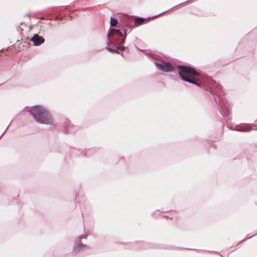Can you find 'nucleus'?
Masks as SVG:
<instances>
[{
    "label": "nucleus",
    "mask_w": 257,
    "mask_h": 257,
    "mask_svg": "<svg viewBox=\"0 0 257 257\" xmlns=\"http://www.w3.org/2000/svg\"><path fill=\"white\" fill-rule=\"evenodd\" d=\"M31 114L37 122L47 124H51L52 120L48 111L42 106L37 105L33 107Z\"/></svg>",
    "instance_id": "obj_1"
},
{
    "label": "nucleus",
    "mask_w": 257,
    "mask_h": 257,
    "mask_svg": "<svg viewBox=\"0 0 257 257\" xmlns=\"http://www.w3.org/2000/svg\"><path fill=\"white\" fill-rule=\"evenodd\" d=\"M178 69L179 70V75L183 80L189 78L190 77V75H200L199 72L196 71L191 67L179 65L178 66Z\"/></svg>",
    "instance_id": "obj_2"
},
{
    "label": "nucleus",
    "mask_w": 257,
    "mask_h": 257,
    "mask_svg": "<svg viewBox=\"0 0 257 257\" xmlns=\"http://www.w3.org/2000/svg\"><path fill=\"white\" fill-rule=\"evenodd\" d=\"M156 67L160 70L164 72H170L173 71L174 67L170 63H164L163 64H159L155 63Z\"/></svg>",
    "instance_id": "obj_3"
},
{
    "label": "nucleus",
    "mask_w": 257,
    "mask_h": 257,
    "mask_svg": "<svg viewBox=\"0 0 257 257\" xmlns=\"http://www.w3.org/2000/svg\"><path fill=\"white\" fill-rule=\"evenodd\" d=\"M31 41L35 46H39L44 42V39L38 34H35L32 37Z\"/></svg>",
    "instance_id": "obj_4"
},
{
    "label": "nucleus",
    "mask_w": 257,
    "mask_h": 257,
    "mask_svg": "<svg viewBox=\"0 0 257 257\" xmlns=\"http://www.w3.org/2000/svg\"><path fill=\"white\" fill-rule=\"evenodd\" d=\"M252 126L249 124H241L237 126L236 130L240 132H249L253 130Z\"/></svg>",
    "instance_id": "obj_5"
},
{
    "label": "nucleus",
    "mask_w": 257,
    "mask_h": 257,
    "mask_svg": "<svg viewBox=\"0 0 257 257\" xmlns=\"http://www.w3.org/2000/svg\"><path fill=\"white\" fill-rule=\"evenodd\" d=\"M110 35H116L119 37H122V33L118 30L112 29L110 30V32L107 35V37L109 38Z\"/></svg>",
    "instance_id": "obj_6"
},
{
    "label": "nucleus",
    "mask_w": 257,
    "mask_h": 257,
    "mask_svg": "<svg viewBox=\"0 0 257 257\" xmlns=\"http://www.w3.org/2000/svg\"><path fill=\"white\" fill-rule=\"evenodd\" d=\"M194 77H191V78H188L187 79H185L184 81H185L186 82H189V83H192V84H195V85H196L197 86H200L201 84L199 83H198L197 81H196L195 80H194Z\"/></svg>",
    "instance_id": "obj_7"
},
{
    "label": "nucleus",
    "mask_w": 257,
    "mask_h": 257,
    "mask_svg": "<svg viewBox=\"0 0 257 257\" xmlns=\"http://www.w3.org/2000/svg\"><path fill=\"white\" fill-rule=\"evenodd\" d=\"M87 246L83 244H78L75 246V249L77 250V251H80L83 248H87Z\"/></svg>",
    "instance_id": "obj_8"
},
{
    "label": "nucleus",
    "mask_w": 257,
    "mask_h": 257,
    "mask_svg": "<svg viewBox=\"0 0 257 257\" xmlns=\"http://www.w3.org/2000/svg\"><path fill=\"white\" fill-rule=\"evenodd\" d=\"M116 49L117 50H114V49H112L110 48H107V50L110 52H113V53H119V52H118V50H123V49H124V48L123 47H120V46H117L116 47Z\"/></svg>",
    "instance_id": "obj_9"
},
{
    "label": "nucleus",
    "mask_w": 257,
    "mask_h": 257,
    "mask_svg": "<svg viewBox=\"0 0 257 257\" xmlns=\"http://www.w3.org/2000/svg\"><path fill=\"white\" fill-rule=\"evenodd\" d=\"M145 21V19L143 18H137L135 19V24L136 25H141L143 23V22Z\"/></svg>",
    "instance_id": "obj_10"
},
{
    "label": "nucleus",
    "mask_w": 257,
    "mask_h": 257,
    "mask_svg": "<svg viewBox=\"0 0 257 257\" xmlns=\"http://www.w3.org/2000/svg\"><path fill=\"white\" fill-rule=\"evenodd\" d=\"M110 23L111 26L114 27L117 24V21L115 18H111Z\"/></svg>",
    "instance_id": "obj_11"
},
{
    "label": "nucleus",
    "mask_w": 257,
    "mask_h": 257,
    "mask_svg": "<svg viewBox=\"0 0 257 257\" xmlns=\"http://www.w3.org/2000/svg\"><path fill=\"white\" fill-rule=\"evenodd\" d=\"M125 37H124L123 39V40H122V43H123L124 42V39H125Z\"/></svg>",
    "instance_id": "obj_12"
}]
</instances>
